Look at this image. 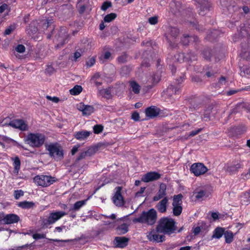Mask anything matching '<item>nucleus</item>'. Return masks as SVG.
I'll return each instance as SVG.
<instances>
[{
  "label": "nucleus",
  "instance_id": "nucleus-23",
  "mask_svg": "<svg viewBox=\"0 0 250 250\" xmlns=\"http://www.w3.org/2000/svg\"><path fill=\"white\" fill-rule=\"evenodd\" d=\"M242 51L241 56L242 58L249 60L250 59V44L248 43L244 45L241 43Z\"/></svg>",
  "mask_w": 250,
  "mask_h": 250
},
{
  "label": "nucleus",
  "instance_id": "nucleus-22",
  "mask_svg": "<svg viewBox=\"0 0 250 250\" xmlns=\"http://www.w3.org/2000/svg\"><path fill=\"white\" fill-rule=\"evenodd\" d=\"M149 240L155 241L156 242H162L165 240V236L164 235H159L155 232H151L147 235Z\"/></svg>",
  "mask_w": 250,
  "mask_h": 250
},
{
  "label": "nucleus",
  "instance_id": "nucleus-4",
  "mask_svg": "<svg viewBox=\"0 0 250 250\" xmlns=\"http://www.w3.org/2000/svg\"><path fill=\"white\" fill-rule=\"evenodd\" d=\"M45 138L43 134L30 133L26 137L25 142L32 147L39 148L43 145Z\"/></svg>",
  "mask_w": 250,
  "mask_h": 250
},
{
  "label": "nucleus",
  "instance_id": "nucleus-26",
  "mask_svg": "<svg viewBox=\"0 0 250 250\" xmlns=\"http://www.w3.org/2000/svg\"><path fill=\"white\" fill-rule=\"evenodd\" d=\"M80 110L82 111L83 115H89L93 112L94 108L91 105H83L80 107Z\"/></svg>",
  "mask_w": 250,
  "mask_h": 250
},
{
  "label": "nucleus",
  "instance_id": "nucleus-2",
  "mask_svg": "<svg viewBox=\"0 0 250 250\" xmlns=\"http://www.w3.org/2000/svg\"><path fill=\"white\" fill-rule=\"evenodd\" d=\"M157 212L154 208L144 211L139 217L133 219V222L146 224L147 225H154L157 220Z\"/></svg>",
  "mask_w": 250,
  "mask_h": 250
},
{
  "label": "nucleus",
  "instance_id": "nucleus-52",
  "mask_svg": "<svg viewBox=\"0 0 250 250\" xmlns=\"http://www.w3.org/2000/svg\"><path fill=\"white\" fill-rule=\"evenodd\" d=\"M206 191L203 190H201L196 193L195 197L197 199H200L204 197L206 195Z\"/></svg>",
  "mask_w": 250,
  "mask_h": 250
},
{
  "label": "nucleus",
  "instance_id": "nucleus-21",
  "mask_svg": "<svg viewBox=\"0 0 250 250\" xmlns=\"http://www.w3.org/2000/svg\"><path fill=\"white\" fill-rule=\"evenodd\" d=\"M128 241L129 239L125 237H116L114 242L117 247L124 248L127 245Z\"/></svg>",
  "mask_w": 250,
  "mask_h": 250
},
{
  "label": "nucleus",
  "instance_id": "nucleus-19",
  "mask_svg": "<svg viewBox=\"0 0 250 250\" xmlns=\"http://www.w3.org/2000/svg\"><path fill=\"white\" fill-rule=\"evenodd\" d=\"M168 205V198L165 197L160 201L156 206V208L159 212L165 213Z\"/></svg>",
  "mask_w": 250,
  "mask_h": 250
},
{
  "label": "nucleus",
  "instance_id": "nucleus-33",
  "mask_svg": "<svg viewBox=\"0 0 250 250\" xmlns=\"http://www.w3.org/2000/svg\"><path fill=\"white\" fill-rule=\"evenodd\" d=\"M225 241L227 243H230L233 240V234L230 230L225 231L224 234Z\"/></svg>",
  "mask_w": 250,
  "mask_h": 250
},
{
  "label": "nucleus",
  "instance_id": "nucleus-3",
  "mask_svg": "<svg viewBox=\"0 0 250 250\" xmlns=\"http://www.w3.org/2000/svg\"><path fill=\"white\" fill-rule=\"evenodd\" d=\"M46 150L48 152L49 156L56 160H60L63 158V150L62 146L57 143L45 144Z\"/></svg>",
  "mask_w": 250,
  "mask_h": 250
},
{
  "label": "nucleus",
  "instance_id": "nucleus-59",
  "mask_svg": "<svg viewBox=\"0 0 250 250\" xmlns=\"http://www.w3.org/2000/svg\"><path fill=\"white\" fill-rule=\"evenodd\" d=\"M95 63V60L94 58H90L86 62V65L88 67H91Z\"/></svg>",
  "mask_w": 250,
  "mask_h": 250
},
{
  "label": "nucleus",
  "instance_id": "nucleus-51",
  "mask_svg": "<svg viewBox=\"0 0 250 250\" xmlns=\"http://www.w3.org/2000/svg\"><path fill=\"white\" fill-rule=\"evenodd\" d=\"M111 6H112V4H111V2H110V1L104 2L101 6V10L103 11H105L108 8L111 7Z\"/></svg>",
  "mask_w": 250,
  "mask_h": 250
},
{
  "label": "nucleus",
  "instance_id": "nucleus-36",
  "mask_svg": "<svg viewBox=\"0 0 250 250\" xmlns=\"http://www.w3.org/2000/svg\"><path fill=\"white\" fill-rule=\"evenodd\" d=\"M130 87L132 88V91L135 94H138L140 92V86L135 82L132 81L130 83Z\"/></svg>",
  "mask_w": 250,
  "mask_h": 250
},
{
  "label": "nucleus",
  "instance_id": "nucleus-29",
  "mask_svg": "<svg viewBox=\"0 0 250 250\" xmlns=\"http://www.w3.org/2000/svg\"><path fill=\"white\" fill-rule=\"evenodd\" d=\"M11 159L13 161V166L14 168V172L18 173L20 169L21 161L19 158L16 156L14 158H12Z\"/></svg>",
  "mask_w": 250,
  "mask_h": 250
},
{
  "label": "nucleus",
  "instance_id": "nucleus-32",
  "mask_svg": "<svg viewBox=\"0 0 250 250\" xmlns=\"http://www.w3.org/2000/svg\"><path fill=\"white\" fill-rule=\"evenodd\" d=\"M183 196L182 194L174 195L173 198L172 206L181 205L182 204V198Z\"/></svg>",
  "mask_w": 250,
  "mask_h": 250
},
{
  "label": "nucleus",
  "instance_id": "nucleus-24",
  "mask_svg": "<svg viewBox=\"0 0 250 250\" xmlns=\"http://www.w3.org/2000/svg\"><path fill=\"white\" fill-rule=\"evenodd\" d=\"M91 134L90 131L83 130L75 132L74 136L77 140L82 141L87 139Z\"/></svg>",
  "mask_w": 250,
  "mask_h": 250
},
{
  "label": "nucleus",
  "instance_id": "nucleus-48",
  "mask_svg": "<svg viewBox=\"0 0 250 250\" xmlns=\"http://www.w3.org/2000/svg\"><path fill=\"white\" fill-rule=\"evenodd\" d=\"M111 57V53L109 52H106L103 56L100 57V61L102 63L104 62V60H108Z\"/></svg>",
  "mask_w": 250,
  "mask_h": 250
},
{
  "label": "nucleus",
  "instance_id": "nucleus-15",
  "mask_svg": "<svg viewBox=\"0 0 250 250\" xmlns=\"http://www.w3.org/2000/svg\"><path fill=\"white\" fill-rule=\"evenodd\" d=\"M181 92V86L180 85L175 86L173 84L170 85L166 91L163 92V96L166 98L167 97L172 99L173 94L179 95Z\"/></svg>",
  "mask_w": 250,
  "mask_h": 250
},
{
  "label": "nucleus",
  "instance_id": "nucleus-7",
  "mask_svg": "<svg viewBox=\"0 0 250 250\" xmlns=\"http://www.w3.org/2000/svg\"><path fill=\"white\" fill-rule=\"evenodd\" d=\"M34 181L38 186L44 187L52 184L55 180L51 176L41 175L36 176L34 178Z\"/></svg>",
  "mask_w": 250,
  "mask_h": 250
},
{
  "label": "nucleus",
  "instance_id": "nucleus-17",
  "mask_svg": "<svg viewBox=\"0 0 250 250\" xmlns=\"http://www.w3.org/2000/svg\"><path fill=\"white\" fill-rule=\"evenodd\" d=\"M167 187L166 184L161 183L159 186L158 191L157 194L153 197V201H158L164 197H167Z\"/></svg>",
  "mask_w": 250,
  "mask_h": 250
},
{
  "label": "nucleus",
  "instance_id": "nucleus-20",
  "mask_svg": "<svg viewBox=\"0 0 250 250\" xmlns=\"http://www.w3.org/2000/svg\"><path fill=\"white\" fill-rule=\"evenodd\" d=\"M145 113L148 118H154L159 114L160 109L155 106H151L146 109Z\"/></svg>",
  "mask_w": 250,
  "mask_h": 250
},
{
  "label": "nucleus",
  "instance_id": "nucleus-41",
  "mask_svg": "<svg viewBox=\"0 0 250 250\" xmlns=\"http://www.w3.org/2000/svg\"><path fill=\"white\" fill-rule=\"evenodd\" d=\"M101 94L107 99H109L111 97V90L109 88L103 89L101 91Z\"/></svg>",
  "mask_w": 250,
  "mask_h": 250
},
{
  "label": "nucleus",
  "instance_id": "nucleus-49",
  "mask_svg": "<svg viewBox=\"0 0 250 250\" xmlns=\"http://www.w3.org/2000/svg\"><path fill=\"white\" fill-rule=\"evenodd\" d=\"M242 106L241 104H237L235 106L230 110V114H235L240 112V108Z\"/></svg>",
  "mask_w": 250,
  "mask_h": 250
},
{
  "label": "nucleus",
  "instance_id": "nucleus-14",
  "mask_svg": "<svg viewBox=\"0 0 250 250\" xmlns=\"http://www.w3.org/2000/svg\"><path fill=\"white\" fill-rule=\"evenodd\" d=\"M68 35L65 28L62 27L58 33L57 41L58 43L56 45L57 48L61 47L67 42Z\"/></svg>",
  "mask_w": 250,
  "mask_h": 250
},
{
  "label": "nucleus",
  "instance_id": "nucleus-64",
  "mask_svg": "<svg viewBox=\"0 0 250 250\" xmlns=\"http://www.w3.org/2000/svg\"><path fill=\"white\" fill-rule=\"evenodd\" d=\"M86 158V155L84 154L83 152H82L77 158L76 161H78L81 160L85 159Z\"/></svg>",
  "mask_w": 250,
  "mask_h": 250
},
{
  "label": "nucleus",
  "instance_id": "nucleus-37",
  "mask_svg": "<svg viewBox=\"0 0 250 250\" xmlns=\"http://www.w3.org/2000/svg\"><path fill=\"white\" fill-rule=\"evenodd\" d=\"M117 17V15L115 13H111L106 15L104 19V21L105 22H109L112 21Z\"/></svg>",
  "mask_w": 250,
  "mask_h": 250
},
{
  "label": "nucleus",
  "instance_id": "nucleus-6",
  "mask_svg": "<svg viewBox=\"0 0 250 250\" xmlns=\"http://www.w3.org/2000/svg\"><path fill=\"white\" fill-rule=\"evenodd\" d=\"M20 220V217L14 213L0 214V225H10L18 223Z\"/></svg>",
  "mask_w": 250,
  "mask_h": 250
},
{
  "label": "nucleus",
  "instance_id": "nucleus-58",
  "mask_svg": "<svg viewBox=\"0 0 250 250\" xmlns=\"http://www.w3.org/2000/svg\"><path fill=\"white\" fill-rule=\"evenodd\" d=\"M131 118L135 121H138L140 119L139 114L137 112H134L131 115Z\"/></svg>",
  "mask_w": 250,
  "mask_h": 250
},
{
  "label": "nucleus",
  "instance_id": "nucleus-53",
  "mask_svg": "<svg viewBox=\"0 0 250 250\" xmlns=\"http://www.w3.org/2000/svg\"><path fill=\"white\" fill-rule=\"evenodd\" d=\"M23 191L21 190H17L14 191V197L16 199H19L20 197L23 195Z\"/></svg>",
  "mask_w": 250,
  "mask_h": 250
},
{
  "label": "nucleus",
  "instance_id": "nucleus-61",
  "mask_svg": "<svg viewBox=\"0 0 250 250\" xmlns=\"http://www.w3.org/2000/svg\"><path fill=\"white\" fill-rule=\"evenodd\" d=\"M226 83V78L224 76H222L219 80V82H218V84H219V85H223V84H225Z\"/></svg>",
  "mask_w": 250,
  "mask_h": 250
},
{
  "label": "nucleus",
  "instance_id": "nucleus-18",
  "mask_svg": "<svg viewBox=\"0 0 250 250\" xmlns=\"http://www.w3.org/2000/svg\"><path fill=\"white\" fill-rule=\"evenodd\" d=\"M161 174L155 171L147 172L142 178V181L146 183L158 180Z\"/></svg>",
  "mask_w": 250,
  "mask_h": 250
},
{
  "label": "nucleus",
  "instance_id": "nucleus-54",
  "mask_svg": "<svg viewBox=\"0 0 250 250\" xmlns=\"http://www.w3.org/2000/svg\"><path fill=\"white\" fill-rule=\"evenodd\" d=\"M158 17L157 16H154L150 17L148 19V22L150 24L155 25L158 23Z\"/></svg>",
  "mask_w": 250,
  "mask_h": 250
},
{
  "label": "nucleus",
  "instance_id": "nucleus-60",
  "mask_svg": "<svg viewBox=\"0 0 250 250\" xmlns=\"http://www.w3.org/2000/svg\"><path fill=\"white\" fill-rule=\"evenodd\" d=\"M46 98L48 100L52 101V102L56 103H58L59 101V99L56 97H52L50 96H47Z\"/></svg>",
  "mask_w": 250,
  "mask_h": 250
},
{
  "label": "nucleus",
  "instance_id": "nucleus-27",
  "mask_svg": "<svg viewBox=\"0 0 250 250\" xmlns=\"http://www.w3.org/2000/svg\"><path fill=\"white\" fill-rule=\"evenodd\" d=\"M19 207L24 209H29L34 207L35 206L34 203L33 202L23 201L19 202L18 204Z\"/></svg>",
  "mask_w": 250,
  "mask_h": 250
},
{
  "label": "nucleus",
  "instance_id": "nucleus-55",
  "mask_svg": "<svg viewBox=\"0 0 250 250\" xmlns=\"http://www.w3.org/2000/svg\"><path fill=\"white\" fill-rule=\"evenodd\" d=\"M32 237L34 239L37 240L39 239L45 238L46 237V235L43 233H35L33 234Z\"/></svg>",
  "mask_w": 250,
  "mask_h": 250
},
{
  "label": "nucleus",
  "instance_id": "nucleus-34",
  "mask_svg": "<svg viewBox=\"0 0 250 250\" xmlns=\"http://www.w3.org/2000/svg\"><path fill=\"white\" fill-rule=\"evenodd\" d=\"M82 90L83 88L81 85H76L73 88L71 89L69 91L71 95H77L82 92Z\"/></svg>",
  "mask_w": 250,
  "mask_h": 250
},
{
  "label": "nucleus",
  "instance_id": "nucleus-16",
  "mask_svg": "<svg viewBox=\"0 0 250 250\" xmlns=\"http://www.w3.org/2000/svg\"><path fill=\"white\" fill-rule=\"evenodd\" d=\"M54 25L50 22V21L46 20L42 21V31L46 34L48 39H50L52 36V32L54 30Z\"/></svg>",
  "mask_w": 250,
  "mask_h": 250
},
{
  "label": "nucleus",
  "instance_id": "nucleus-63",
  "mask_svg": "<svg viewBox=\"0 0 250 250\" xmlns=\"http://www.w3.org/2000/svg\"><path fill=\"white\" fill-rule=\"evenodd\" d=\"M201 128H199L196 130L192 131L190 132L189 136L191 137L194 136L198 134L201 131Z\"/></svg>",
  "mask_w": 250,
  "mask_h": 250
},
{
  "label": "nucleus",
  "instance_id": "nucleus-56",
  "mask_svg": "<svg viewBox=\"0 0 250 250\" xmlns=\"http://www.w3.org/2000/svg\"><path fill=\"white\" fill-rule=\"evenodd\" d=\"M16 50L19 53H23L25 51V46L22 44H19L15 48Z\"/></svg>",
  "mask_w": 250,
  "mask_h": 250
},
{
  "label": "nucleus",
  "instance_id": "nucleus-40",
  "mask_svg": "<svg viewBox=\"0 0 250 250\" xmlns=\"http://www.w3.org/2000/svg\"><path fill=\"white\" fill-rule=\"evenodd\" d=\"M211 108H208L206 109L203 114V119L205 121H208L210 120V115L211 113Z\"/></svg>",
  "mask_w": 250,
  "mask_h": 250
},
{
  "label": "nucleus",
  "instance_id": "nucleus-35",
  "mask_svg": "<svg viewBox=\"0 0 250 250\" xmlns=\"http://www.w3.org/2000/svg\"><path fill=\"white\" fill-rule=\"evenodd\" d=\"M128 225L125 223L120 225L117 228V231L119 234H125L128 231Z\"/></svg>",
  "mask_w": 250,
  "mask_h": 250
},
{
  "label": "nucleus",
  "instance_id": "nucleus-47",
  "mask_svg": "<svg viewBox=\"0 0 250 250\" xmlns=\"http://www.w3.org/2000/svg\"><path fill=\"white\" fill-rule=\"evenodd\" d=\"M117 60L119 63H125L127 62V56L126 54L124 53L120 56L118 57Z\"/></svg>",
  "mask_w": 250,
  "mask_h": 250
},
{
  "label": "nucleus",
  "instance_id": "nucleus-10",
  "mask_svg": "<svg viewBox=\"0 0 250 250\" xmlns=\"http://www.w3.org/2000/svg\"><path fill=\"white\" fill-rule=\"evenodd\" d=\"M121 187H117L115 188V193L112 199L114 204L117 207H121L124 205L125 201L121 194Z\"/></svg>",
  "mask_w": 250,
  "mask_h": 250
},
{
  "label": "nucleus",
  "instance_id": "nucleus-9",
  "mask_svg": "<svg viewBox=\"0 0 250 250\" xmlns=\"http://www.w3.org/2000/svg\"><path fill=\"white\" fill-rule=\"evenodd\" d=\"M8 125L22 131L28 130V126L26 122L22 119L13 120L9 123Z\"/></svg>",
  "mask_w": 250,
  "mask_h": 250
},
{
  "label": "nucleus",
  "instance_id": "nucleus-5",
  "mask_svg": "<svg viewBox=\"0 0 250 250\" xmlns=\"http://www.w3.org/2000/svg\"><path fill=\"white\" fill-rule=\"evenodd\" d=\"M66 214L67 213L63 211H52L46 219L42 220V225L44 227H47L48 225L54 224Z\"/></svg>",
  "mask_w": 250,
  "mask_h": 250
},
{
  "label": "nucleus",
  "instance_id": "nucleus-8",
  "mask_svg": "<svg viewBox=\"0 0 250 250\" xmlns=\"http://www.w3.org/2000/svg\"><path fill=\"white\" fill-rule=\"evenodd\" d=\"M190 171L198 176L204 174L208 171L207 167L202 163H194L190 167Z\"/></svg>",
  "mask_w": 250,
  "mask_h": 250
},
{
  "label": "nucleus",
  "instance_id": "nucleus-39",
  "mask_svg": "<svg viewBox=\"0 0 250 250\" xmlns=\"http://www.w3.org/2000/svg\"><path fill=\"white\" fill-rule=\"evenodd\" d=\"M182 211V207L181 205L173 206V213L175 216H179Z\"/></svg>",
  "mask_w": 250,
  "mask_h": 250
},
{
  "label": "nucleus",
  "instance_id": "nucleus-25",
  "mask_svg": "<svg viewBox=\"0 0 250 250\" xmlns=\"http://www.w3.org/2000/svg\"><path fill=\"white\" fill-rule=\"evenodd\" d=\"M37 21H34L27 27L26 31L27 34L32 36L36 34L38 31Z\"/></svg>",
  "mask_w": 250,
  "mask_h": 250
},
{
  "label": "nucleus",
  "instance_id": "nucleus-38",
  "mask_svg": "<svg viewBox=\"0 0 250 250\" xmlns=\"http://www.w3.org/2000/svg\"><path fill=\"white\" fill-rule=\"evenodd\" d=\"M202 55L205 60H210L212 56L211 50L208 48L205 49L202 53Z\"/></svg>",
  "mask_w": 250,
  "mask_h": 250
},
{
  "label": "nucleus",
  "instance_id": "nucleus-57",
  "mask_svg": "<svg viewBox=\"0 0 250 250\" xmlns=\"http://www.w3.org/2000/svg\"><path fill=\"white\" fill-rule=\"evenodd\" d=\"M218 31L216 30H213V31L211 32L210 34L208 35V39L211 40V38H215L217 37V35H218Z\"/></svg>",
  "mask_w": 250,
  "mask_h": 250
},
{
  "label": "nucleus",
  "instance_id": "nucleus-42",
  "mask_svg": "<svg viewBox=\"0 0 250 250\" xmlns=\"http://www.w3.org/2000/svg\"><path fill=\"white\" fill-rule=\"evenodd\" d=\"M169 33L172 37L175 38L178 36L179 31L176 27H170L169 29Z\"/></svg>",
  "mask_w": 250,
  "mask_h": 250
},
{
  "label": "nucleus",
  "instance_id": "nucleus-46",
  "mask_svg": "<svg viewBox=\"0 0 250 250\" xmlns=\"http://www.w3.org/2000/svg\"><path fill=\"white\" fill-rule=\"evenodd\" d=\"M96 148L94 147H90L87 150L83 151L86 155V157H90L95 153Z\"/></svg>",
  "mask_w": 250,
  "mask_h": 250
},
{
  "label": "nucleus",
  "instance_id": "nucleus-30",
  "mask_svg": "<svg viewBox=\"0 0 250 250\" xmlns=\"http://www.w3.org/2000/svg\"><path fill=\"white\" fill-rule=\"evenodd\" d=\"M189 39H193V41L195 42L198 41V38L196 36H190L188 35H184L183 37L181 39V42L184 45H187L188 44Z\"/></svg>",
  "mask_w": 250,
  "mask_h": 250
},
{
  "label": "nucleus",
  "instance_id": "nucleus-1",
  "mask_svg": "<svg viewBox=\"0 0 250 250\" xmlns=\"http://www.w3.org/2000/svg\"><path fill=\"white\" fill-rule=\"evenodd\" d=\"M156 229L158 232L170 235L177 229L176 222L172 218L163 217L159 220Z\"/></svg>",
  "mask_w": 250,
  "mask_h": 250
},
{
  "label": "nucleus",
  "instance_id": "nucleus-62",
  "mask_svg": "<svg viewBox=\"0 0 250 250\" xmlns=\"http://www.w3.org/2000/svg\"><path fill=\"white\" fill-rule=\"evenodd\" d=\"M79 147V145H75L71 149V154L72 155H74L78 151Z\"/></svg>",
  "mask_w": 250,
  "mask_h": 250
},
{
  "label": "nucleus",
  "instance_id": "nucleus-28",
  "mask_svg": "<svg viewBox=\"0 0 250 250\" xmlns=\"http://www.w3.org/2000/svg\"><path fill=\"white\" fill-rule=\"evenodd\" d=\"M86 200H81L76 202L69 210L71 211H78L86 203Z\"/></svg>",
  "mask_w": 250,
  "mask_h": 250
},
{
  "label": "nucleus",
  "instance_id": "nucleus-45",
  "mask_svg": "<svg viewBox=\"0 0 250 250\" xmlns=\"http://www.w3.org/2000/svg\"><path fill=\"white\" fill-rule=\"evenodd\" d=\"M96 148L94 147H90L87 150L83 151L86 155V157H90L95 153Z\"/></svg>",
  "mask_w": 250,
  "mask_h": 250
},
{
  "label": "nucleus",
  "instance_id": "nucleus-31",
  "mask_svg": "<svg viewBox=\"0 0 250 250\" xmlns=\"http://www.w3.org/2000/svg\"><path fill=\"white\" fill-rule=\"evenodd\" d=\"M225 232V229L223 228L218 227L214 231L212 237L217 239L220 238Z\"/></svg>",
  "mask_w": 250,
  "mask_h": 250
},
{
  "label": "nucleus",
  "instance_id": "nucleus-13",
  "mask_svg": "<svg viewBox=\"0 0 250 250\" xmlns=\"http://www.w3.org/2000/svg\"><path fill=\"white\" fill-rule=\"evenodd\" d=\"M243 165L241 161L235 162L231 164L227 165L225 169L230 175L235 174L239 169L243 168Z\"/></svg>",
  "mask_w": 250,
  "mask_h": 250
},
{
  "label": "nucleus",
  "instance_id": "nucleus-50",
  "mask_svg": "<svg viewBox=\"0 0 250 250\" xmlns=\"http://www.w3.org/2000/svg\"><path fill=\"white\" fill-rule=\"evenodd\" d=\"M241 75L245 76L246 74H249L250 73V69L246 66H243L240 67Z\"/></svg>",
  "mask_w": 250,
  "mask_h": 250
},
{
  "label": "nucleus",
  "instance_id": "nucleus-12",
  "mask_svg": "<svg viewBox=\"0 0 250 250\" xmlns=\"http://www.w3.org/2000/svg\"><path fill=\"white\" fill-rule=\"evenodd\" d=\"M196 5L199 15L204 16L207 12L210 10V4L208 0H198Z\"/></svg>",
  "mask_w": 250,
  "mask_h": 250
},
{
  "label": "nucleus",
  "instance_id": "nucleus-11",
  "mask_svg": "<svg viewBox=\"0 0 250 250\" xmlns=\"http://www.w3.org/2000/svg\"><path fill=\"white\" fill-rule=\"evenodd\" d=\"M196 59V56L191 53L187 54L186 56L183 53H177L174 56L173 61L182 62L184 61H195Z\"/></svg>",
  "mask_w": 250,
  "mask_h": 250
},
{
  "label": "nucleus",
  "instance_id": "nucleus-44",
  "mask_svg": "<svg viewBox=\"0 0 250 250\" xmlns=\"http://www.w3.org/2000/svg\"><path fill=\"white\" fill-rule=\"evenodd\" d=\"M96 148L94 147H90L87 150L83 151L86 155V157H90L95 153Z\"/></svg>",
  "mask_w": 250,
  "mask_h": 250
},
{
  "label": "nucleus",
  "instance_id": "nucleus-43",
  "mask_svg": "<svg viewBox=\"0 0 250 250\" xmlns=\"http://www.w3.org/2000/svg\"><path fill=\"white\" fill-rule=\"evenodd\" d=\"M104 127L101 125H96L93 126V131L95 134H99L103 130Z\"/></svg>",
  "mask_w": 250,
  "mask_h": 250
}]
</instances>
